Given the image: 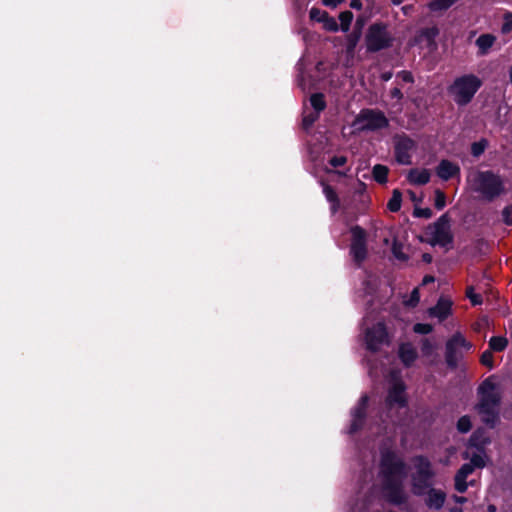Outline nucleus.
I'll use <instances>...</instances> for the list:
<instances>
[{
  "label": "nucleus",
  "mask_w": 512,
  "mask_h": 512,
  "mask_svg": "<svg viewBox=\"0 0 512 512\" xmlns=\"http://www.w3.org/2000/svg\"><path fill=\"white\" fill-rule=\"evenodd\" d=\"M387 404L390 408H400L406 404L405 385L396 373L391 374Z\"/></svg>",
  "instance_id": "11"
},
{
  "label": "nucleus",
  "mask_w": 512,
  "mask_h": 512,
  "mask_svg": "<svg viewBox=\"0 0 512 512\" xmlns=\"http://www.w3.org/2000/svg\"><path fill=\"white\" fill-rule=\"evenodd\" d=\"M496 41V37L492 34H482L480 35L475 44L479 50L481 55H485L489 52L491 47L494 45Z\"/></svg>",
  "instance_id": "20"
},
{
  "label": "nucleus",
  "mask_w": 512,
  "mask_h": 512,
  "mask_svg": "<svg viewBox=\"0 0 512 512\" xmlns=\"http://www.w3.org/2000/svg\"><path fill=\"white\" fill-rule=\"evenodd\" d=\"M427 241L432 245L445 246L451 242L450 225L445 215L441 216L437 222L430 225L425 232Z\"/></svg>",
  "instance_id": "6"
},
{
  "label": "nucleus",
  "mask_w": 512,
  "mask_h": 512,
  "mask_svg": "<svg viewBox=\"0 0 512 512\" xmlns=\"http://www.w3.org/2000/svg\"><path fill=\"white\" fill-rule=\"evenodd\" d=\"M388 168L383 165H375L373 167V177L379 183H385L387 181Z\"/></svg>",
  "instance_id": "26"
},
{
  "label": "nucleus",
  "mask_w": 512,
  "mask_h": 512,
  "mask_svg": "<svg viewBox=\"0 0 512 512\" xmlns=\"http://www.w3.org/2000/svg\"><path fill=\"white\" fill-rule=\"evenodd\" d=\"M436 173L442 180H449L459 175L460 167L449 160H442L436 169Z\"/></svg>",
  "instance_id": "16"
},
{
  "label": "nucleus",
  "mask_w": 512,
  "mask_h": 512,
  "mask_svg": "<svg viewBox=\"0 0 512 512\" xmlns=\"http://www.w3.org/2000/svg\"><path fill=\"white\" fill-rule=\"evenodd\" d=\"M433 281H434V278L432 276H425L423 279V284H428Z\"/></svg>",
  "instance_id": "53"
},
{
  "label": "nucleus",
  "mask_w": 512,
  "mask_h": 512,
  "mask_svg": "<svg viewBox=\"0 0 512 512\" xmlns=\"http://www.w3.org/2000/svg\"><path fill=\"white\" fill-rule=\"evenodd\" d=\"M414 215L422 218H430L432 211L429 208H415Z\"/></svg>",
  "instance_id": "44"
},
{
  "label": "nucleus",
  "mask_w": 512,
  "mask_h": 512,
  "mask_svg": "<svg viewBox=\"0 0 512 512\" xmlns=\"http://www.w3.org/2000/svg\"><path fill=\"white\" fill-rule=\"evenodd\" d=\"M454 302L447 296H441L437 303L428 309V315L431 318H436L439 322L448 319L453 314Z\"/></svg>",
  "instance_id": "13"
},
{
  "label": "nucleus",
  "mask_w": 512,
  "mask_h": 512,
  "mask_svg": "<svg viewBox=\"0 0 512 512\" xmlns=\"http://www.w3.org/2000/svg\"><path fill=\"white\" fill-rule=\"evenodd\" d=\"M368 403V397L366 395L362 396L357 403V405L352 409L351 412V424L349 426V433L357 432L361 426L362 421L365 415L366 407Z\"/></svg>",
  "instance_id": "14"
},
{
  "label": "nucleus",
  "mask_w": 512,
  "mask_h": 512,
  "mask_svg": "<svg viewBox=\"0 0 512 512\" xmlns=\"http://www.w3.org/2000/svg\"><path fill=\"white\" fill-rule=\"evenodd\" d=\"M310 104L315 112L320 113L325 108V101L322 94H313L310 97Z\"/></svg>",
  "instance_id": "28"
},
{
  "label": "nucleus",
  "mask_w": 512,
  "mask_h": 512,
  "mask_svg": "<svg viewBox=\"0 0 512 512\" xmlns=\"http://www.w3.org/2000/svg\"><path fill=\"white\" fill-rule=\"evenodd\" d=\"M391 95L393 98H396V99H401V97H402V93H401L400 89H398V88H394L391 91Z\"/></svg>",
  "instance_id": "51"
},
{
  "label": "nucleus",
  "mask_w": 512,
  "mask_h": 512,
  "mask_svg": "<svg viewBox=\"0 0 512 512\" xmlns=\"http://www.w3.org/2000/svg\"><path fill=\"white\" fill-rule=\"evenodd\" d=\"M488 442L489 439L482 430L475 431L470 438V444L475 447L484 446Z\"/></svg>",
  "instance_id": "25"
},
{
  "label": "nucleus",
  "mask_w": 512,
  "mask_h": 512,
  "mask_svg": "<svg viewBox=\"0 0 512 512\" xmlns=\"http://www.w3.org/2000/svg\"><path fill=\"white\" fill-rule=\"evenodd\" d=\"M488 511H489V512H495V511H496V507H495L494 505H490V506L488 507Z\"/></svg>",
  "instance_id": "55"
},
{
  "label": "nucleus",
  "mask_w": 512,
  "mask_h": 512,
  "mask_svg": "<svg viewBox=\"0 0 512 512\" xmlns=\"http://www.w3.org/2000/svg\"><path fill=\"white\" fill-rule=\"evenodd\" d=\"M399 77L405 81V82H411L412 81V75L409 72L403 71L399 73Z\"/></svg>",
  "instance_id": "49"
},
{
  "label": "nucleus",
  "mask_w": 512,
  "mask_h": 512,
  "mask_svg": "<svg viewBox=\"0 0 512 512\" xmlns=\"http://www.w3.org/2000/svg\"><path fill=\"white\" fill-rule=\"evenodd\" d=\"M467 297L470 299L473 305H478L482 302L481 296L475 294L472 287L467 289Z\"/></svg>",
  "instance_id": "41"
},
{
  "label": "nucleus",
  "mask_w": 512,
  "mask_h": 512,
  "mask_svg": "<svg viewBox=\"0 0 512 512\" xmlns=\"http://www.w3.org/2000/svg\"><path fill=\"white\" fill-rule=\"evenodd\" d=\"M330 164L333 167L343 166L347 162V158L345 156H334L330 159Z\"/></svg>",
  "instance_id": "45"
},
{
  "label": "nucleus",
  "mask_w": 512,
  "mask_h": 512,
  "mask_svg": "<svg viewBox=\"0 0 512 512\" xmlns=\"http://www.w3.org/2000/svg\"><path fill=\"white\" fill-rule=\"evenodd\" d=\"M399 356L402 362L408 366L415 361L417 353L411 344H402L399 349Z\"/></svg>",
  "instance_id": "22"
},
{
  "label": "nucleus",
  "mask_w": 512,
  "mask_h": 512,
  "mask_svg": "<svg viewBox=\"0 0 512 512\" xmlns=\"http://www.w3.org/2000/svg\"><path fill=\"white\" fill-rule=\"evenodd\" d=\"M446 205V197H445V194L440 191V190H437L435 192V207L438 209V210H441L445 207Z\"/></svg>",
  "instance_id": "37"
},
{
  "label": "nucleus",
  "mask_w": 512,
  "mask_h": 512,
  "mask_svg": "<svg viewBox=\"0 0 512 512\" xmlns=\"http://www.w3.org/2000/svg\"><path fill=\"white\" fill-rule=\"evenodd\" d=\"M508 345V340L506 337L503 336H495L492 337L489 341V348L491 351L495 352H501L503 351Z\"/></svg>",
  "instance_id": "24"
},
{
  "label": "nucleus",
  "mask_w": 512,
  "mask_h": 512,
  "mask_svg": "<svg viewBox=\"0 0 512 512\" xmlns=\"http://www.w3.org/2000/svg\"><path fill=\"white\" fill-rule=\"evenodd\" d=\"M420 300V294L418 288L413 289L408 299L404 300V304L409 307H414Z\"/></svg>",
  "instance_id": "36"
},
{
  "label": "nucleus",
  "mask_w": 512,
  "mask_h": 512,
  "mask_svg": "<svg viewBox=\"0 0 512 512\" xmlns=\"http://www.w3.org/2000/svg\"><path fill=\"white\" fill-rule=\"evenodd\" d=\"M422 350L423 353L430 354L433 351V345L428 340H424Z\"/></svg>",
  "instance_id": "47"
},
{
  "label": "nucleus",
  "mask_w": 512,
  "mask_h": 512,
  "mask_svg": "<svg viewBox=\"0 0 512 512\" xmlns=\"http://www.w3.org/2000/svg\"><path fill=\"white\" fill-rule=\"evenodd\" d=\"M509 78H510V82L512 83V65H511V68L509 70Z\"/></svg>",
  "instance_id": "58"
},
{
  "label": "nucleus",
  "mask_w": 512,
  "mask_h": 512,
  "mask_svg": "<svg viewBox=\"0 0 512 512\" xmlns=\"http://www.w3.org/2000/svg\"><path fill=\"white\" fill-rule=\"evenodd\" d=\"M438 35V29L435 27L422 29L417 37L415 38V42L419 45L425 46L427 48H431L435 45V38Z\"/></svg>",
  "instance_id": "17"
},
{
  "label": "nucleus",
  "mask_w": 512,
  "mask_h": 512,
  "mask_svg": "<svg viewBox=\"0 0 512 512\" xmlns=\"http://www.w3.org/2000/svg\"><path fill=\"white\" fill-rule=\"evenodd\" d=\"M391 2L394 4V5H399L402 0H391Z\"/></svg>",
  "instance_id": "57"
},
{
  "label": "nucleus",
  "mask_w": 512,
  "mask_h": 512,
  "mask_svg": "<svg viewBox=\"0 0 512 512\" xmlns=\"http://www.w3.org/2000/svg\"><path fill=\"white\" fill-rule=\"evenodd\" d=\"M470 464L474 468H482V467H484L485 466V457H484V455L482 453L473 455L472 458H471Z\"/></svg>",
  "instance_id": "38"
},
{
  "label": "nucleus",
  "mask_w": 512,
  "mask_h": 512,
  "mask_svg": "<svg viewBox=\"0 0 512 512\" xmlns=\"http://www.w3.org/2000/svg\"><path fill=\"white\" fill-rule=\"evenodd\" d=\"M455 501L458 503H464L466 499L464 497H455Z\"/></svg>",
  "instance_id": "54"
},
{
  "label": "nucleus",
  "mask_w": 512,
  "mask_h": 512,
  "mask_svg": "<svg viewBox=\"0 0 512 512\" xmlns=\"http://www.w3.org/2000/svg\"><path fill=\"white\" fill-rule=\"evenodd\" d=\"M430 259H431V258H430V256H428V255H424V260H425V261H430Z\"/></svg>",
  "instance_id": "59"
},
{
  "label": "nucleus",
  "mask_w": 512,
  "mask_h": 512,
  "mask_svg": "<svg viewBox=\"0 0 512 512\" xmlns=\"http://www.w3.org/2000/svg\"><path fill=\"white\" fill-rule=\"evenodd\" d=\"M433 473L430 464L424 458H416L413 461V487L416 494H423L431 484Z\"/></svg>",
  "instance_id": "7"
},
{
  "label": "nucleus",
  "mask_w": 512,
  "mask_h": 512,
  "mask_svg": "<svg viewBox=\"0 0 512 512\" xmlns=\"http://www.w3.org/2000/svg\"><path fill=\"white\" fill-rule=\"evenodd\" d=\"M405 469L401 460L393 451L382 452L380 477L383 486L384 496L393 503H401L405 494L403 491V480Z\"/></svg>",
  "instance_id": "1"
},
{
  "label": "nucleus",
  "mask_w": 512,
  "mask_h": 512,
  "mask_svg": "<svg viewBox=\"0 0 512 512\" xmlns=\"http://www.w3.org/2000/svg\"><path fill=\"white\" fill-rule=\"evenodd\" d=\"M343 0H322L323 4L328 7H336Z\"/></svg>",
  "instance_id": "48"
},
{
  "label": "nucleus",
  "mask_w": 512,
  "mask_h": 512,
  "mask_svg": "<svg viewBox=\"0 0 512 512\" xmlns=\"http://www.w3.org/2000/svg\"><path fill=\"white\" fill-rule=\"evenodd\" d=\"M481 85L480 78L468 74L455 79L449 92L456 104L466 105L472 100Z\"/></svg>",
  "instance_id": "4"
},
{
  "label": "nucleus",
  "mask_w": 512,
  "mask_h": 512,
  "mask_svg": "<svg viewBox=\"0 0 512 512\" xmlns=\"http://www.w3.org/2000/svg\"><path fill=\"white\" fill-rule=\"evenodd\" d=\"M393 37L383 24L372 25L366 36L367 48L370 51H379L391 45Z\"/></svg>",
  "instance_id": "8"
},
{
  "label": "nucleus",
  "mask_w": 512,
  "mask_h": 512,
  "mask_svg": "<svg viewBox=\"0 0 512 512\" xmlns=\"http://www.w3.org/2000/svg\"><path fill=\"white\" fill-rule=\"evenodd\" d=\"M431 173L428 169H412L408 173V180L414 185H424L429 182Z\"/></svg>",
  "instance_id": "19"
},
{
  "label": "nucleus",
  "mask_w": 512,
  "mask_h": 512,
  "mask_svg": "<svg viewBox=\"0 0 512 512\" xmlns=\"http://www.w3.org/2000/svg\"><path fill=\"white\" fill-rule=\"evenodd\" d=\"M478 413L482 421L494 426L498 420L501 389L494 378H488L478 388Z\"/></svg>",
  "instance_id": "2"
},
{
  "label": "nucleus",
  "mask_w": 512,
  "mask_h": 512,
  "mask_svg": "<svg viewBox=\"0 0 512 512\" xmlns=\"http://www.w3.org/2000/svg\"><path fill=\"white\" fill-rule=\"evenodd\" d=\"M401 207V193L394 190L391 199L388 202V208L392 212H397Z\"/></svg>",
  "instance_id": "29"
},
{
  "label": "nucleus",
  "mask_w": 512,
  "mask_h": 512,
  "mask_svg": "<svg viewBox=\"0 0 512 512\" xmlns=\"http://www.w3.org/2000/svg\"><path fill=\"white\" fill-rule=\"evenodd\" d=\"M412 10H413V6H411V5H406V6L402 7V11L406 15H408Z\"/></svg>",
  "instance_id": "52"
},
{
  "label": "nucleus",
  "mask_w": 512,
  "mask_h": 512,
  "mask_svg": "<svg viewBox=\"0 0 512 512\" xmlns=\"http://www.w3.org/2000/svg\"><path fill=\"white\" fill-rule=\"evenodd\" d=\"M326 13V11L314 7L310 10V18L314 21L322 22Z\"/></svg>",
  "instance_id": "39"
},
{
  "label": "nucleus",
  "mask_w": 512,
  "mask_h": 512,
  "mask_svg": "<svg viewBox=\"0 0 512 512\" xmlns=\"http://www.w3.org/2000/svg\"><path fill=\"white\" fill-rule=\"evenodd\" d=\"M323 192L326 199L331 203V211L335 213L339 207V199L336 192L328 185H324Z\"/></svg>",
  "instance_id": "23"
},
{
  "label": "nucleus",
  "mask_w": 512,
  "mask_h": 512,
  "mask_svg": "<svg viewBox=\"0 0 512 512\" xmlns=\"http://www.w3.org/2000/svg\"><path fill=\"white\" fill-rule=\"evenodd\" d=\"M351 254L356 262H361L367 255L366 233L359 226L351 228Z\"/></svg>",
  "instance_id": "12"
},
{
  "label": "nucleus",
  "mask_w": 512,
  "mask_h": 512,
  "mask_svg": "<svg viewBox=\"0 0 512 512\" xmlns=\"http://www.w3.org/2000/svg\"><path fill=\"white\" fill-rule=\"evenodd\" d=\"M350 6L354 9H361V7H362L361 0H351Z\"/></svg>",
  "instance_id": "50"
},
{
  "label": "nucleus",
  "mask_w": 512,
  "mask_h": 512,
  "mask_svg": "<svg viewBox=\"0 0 512 512\" xmlns=\"http://www.w3.org/2000/svg\"><path fill=\"white\" fill-rule=\"evenodd\" d=\"M387 125V119L383 113L374 110H363L353 121L355 132L364 130H376Z\"/></svg>",
  "instance_id": "5"
},
{
  "label": "nucleus",
  "mask_w": 512,
  "mask_h": 512,
  "mask_svg": "<svg viewBox=\"0 0 512 512\" xmlns=\"http://www.w3.org/2000/svg\"><path fill=\"white\" fill-rule=\"evenodd\" d=\"M471 426V420L468 416H462L457 422V429L461 433L468 432Z\"/></svg>",
  "instance_id": "32"
},
{
  "label": "nucleus",
  "mask_w": 512,
  "mask_h": 512,
  "mask_svg": "<svg viewBox=\"0 0 512 512\" xmlns=\"http://www.w3.org/2000/svg\"><path fill=\"white\" fill-rule=\"evenodd\" d=\"M410 194H411L412 199L414 200L415 199V195L412 192Z\"/></svg>",
  "instance_id": "60"
},
{
  "label": "nucleus",
  "mask_w": 512,
  "mask_h": 512,
  "mask_svg": "<svg viewBox=\"0 0 512 512\" xmlns=\"http://www.w3.org/2000/svg\"><path fill=\"white\" fill-rule=\"evenodd\" d=\"M486 146L487 142L485 140L475 142L471 146V153L473 154V156L478 157L484 152Z\"/></svg>",
  "instance_id": "35"
},
{
  "label": "nucleus",
  "mask_w": 512,
  "mask_h": 512,
  "mask_svg": "<svg viewBox=\"0 0 512 512\" xmlns=\"http://www.w3.org/2000/svg\"><path fill=\"white\" fill-rule=\"evenodd\" d=\"M432 329V325L425 323H417L414 326V331L419 334H428L432 331Z\"/></svg>",
  "instance_id": "40"
},
{
  "label": "nucleus",
  "mask_w": 512,
  "mask_h": 512,
  "mask_svg": "<svg viewBox=\"0 0 512 512\" xmlns=\"http://www.w3.org/2000/svg\"><path fill=\"white\" fill-rule=\"evenodd\" d=\"M393 252H394V255L399 258L400 260H405L406 259V256L405 254L401 251V245H399V251H398V247L397 245L395 244L393 246Z\"/></svg>",
  "instance_id": "46"
},
{
  "label": "nucleus",
  "mask_w": 512,
  "mask_h": 512,
  "mask_svg": "<svg viewBox=\"0 0 512 512\" xmlns=\"http://www.w3.org/2000/svg\"><path fill=\"white\" fill-rule=\"evenodd\" d=\"M390 341V334L383 322H377L365 329V343L368 349L376 351Z\"/></svg>",
  "instance_id": "9"
},
{
  "label": "nucleus",
  "mask_w": 512,
  "mask_h": 512,
  "mask_svg": "<svg viewBox=\"0 0 512 512\" xmlns=\"http://www.w3.org/2000/svg\"><path fill=\"white\" fill-rule=\"evenodd\" d=\"M472 345L461 333H455L446 343V361L455 366L463 351L470 350Z\"/></svg>",
  "instance_id": "10"
},
{
  "label": "nucleus",
  "mask_w": 512,
  "mask_h": 512,
  "mask_svg": "<svg viewBox=\"0 0 512 512\" xmlns=\"http://www.w3.org/2000/svg\"><path fill=\"white\" fill-rule=\"evenodd\" d=\"M342 31L346 32L350 28V24L353 20V14L350 11H344L339 15Z\"/></svg>",
  "instance_id": "31"
},
{
  "label": "nucleus",
  "mask_w": 512,
  "mask_h": 512,
  "mask_svg": "<svg viewBox=\"0 0 512 512\" xmlns=\"http://www.w3.org/2000/svg\"><path fill=\"white\" fill-rule=\"evenodd\" d=\"M473 470H474V467L470 463L464 464L460 468V470L458 471V473L455 476V489L458 492L463 493L466 491V489H467L466 478L468 477V475H470L473 472Z\"/></svg>",
  "instance_id": "18"
},
{
  "label": "nucleus",
  "mask_w": 512,
  "mask_h": 512,
  "mask_svg": "<svg viewBox=\"0 0 512 512\" xmlns=\"http://www.w3.org/2000/svg\"><path fill=\"white\" fill-rule=\"evenodd\" d=\"M323 27L328 31H337L338 24L333 17H330L327 13L325 14L324 19L322 20Z\"/></svg>",
  "instance_id": "33"
},
{
  "label": "nucleus",
  "mask_w": 512,
  "mask_h": 512,
  "mask_svg": "<svg viewBox=\"0 0 512 512\" xmlns=\"http://www.w3.org/2000/svg\"><path fill=\"white\" fill-rule=\"evenodd\" d=\"M390 78H391V74H384V75H383V79H384L385 81L389 80Z\"/></svg>",
  "instance_id": "56"
},
{
  "label": "nucleus",
  "mask_w": 512,
  "mask_h": 512,
  "mask_svg": "<svg viewBox=\"0 0 512 512\" xmlns=\"http://www.w3.org/2000/svg\"><path fill=\"white\" fill-rule=\"evenodd\" d=\"M503 221L507 225H512V204L506 208H504L502 212Z\"/></svg>",
  "instance_id": "43"
},
{
  "label": "nucleus",
  "mask_w": 512,
  "mask_h": 512,
  "mask_svg": "<svg viewBox=\"0 0 512 512\" xmlns=\"http://www.w3.org/2000/svg\"><path fill=\"white\" fill-rule=\"evenodd\" d=\"M501 33L503 35L512 34V12L506 11L502 17Z\"/></svg>",
  "instance_id": "27"
},
{
  "label": "nucleus",
  "mask_w": 512,
  "mask_h": 512,
  "mask_svg": "<svg viewBox=\"0 0 512 512\" xmlns=\"http://www.w3.org/2000/svg\"><path fill=\"white\" fill-rule=\"evenodd\" d=\"M457 0H433L429 7L433 11L445 10L449 8Z\"/></svg>",
  "instance_id": "30"
},
{
  "label": "nucleus",
  "mask_w": 512,
  "mask_h": 512,
  "mask_svg": "<svg viewBox=\"0 0 512 512\" xmlns=\"http://www.w3.org/2000/svg\"><path fill=\"white\" fill-rule=\"evenodd\" d=\"M414 142L409 138H400L395 146L396 159L400 164L407 165L411 162V153Z\"/></svg>",
  "instance_id": "15"
},
{
  "label": "nucleus",
  "mask_w": 512,
  "mask_h": 512,
  "mask_svg": "<svg viewBox=\"0 0 512 512\" xmlns=\"http://www.w3.org/2000/svg\"><path fill=\"white\" fill-rule=\"evenodd\" d=\"M319 113L318 112H305L303 116V126L304 128L308 129L312 124L318 119Z\"/></svg>",
  "instance_id": "34"
},
{
  "label": "nucleus",
  "mask_w": 512,
  "mask_h": 512,
  "mask_svg": "<svg viewBox=\"0 0 512 512\" xmlns=\"http://www.w3.org/2000/svg\"><path fill=\"white\" fill-rule=\"evenodd\" d=\"M467 181L474 192L488 201L499 197L505 191L504 179L491 170L472 172Z\"/></svg>",
  "instance_id": "3"
},
{
  "label": "nucleus",
  "mask_w": 512,
  "mask_h": 512,
  "mask_svg": "<svg viewBox=\"0 0 512 512\" xmlns=\"http://www.w3.org/2000/svg\"><path fill=\"white\" fill-rule=\"evenodd\" d=\"M445 501V493L436 490V489H430L428 492V497L426 499V503L430 508L439 509L443 506Z\"/></svg>",
  "instance_id": "21"
},
{
  "label": "nucleus",
  "mask_w": 512,
  "mask_h": 512,
  "mask_svg": "<svg viewBox=\"0 0 512 512\" xmlns=\"http://www.w3.org/2000/svg\"><path fill=\"white\" fill-rule=\"evenodd\" d=\"M481 363L489 368L493 367L492 353L491 350L485 351L481 356Z\"/></svg>",
  "instance_id": "42"
}]
</instances>
